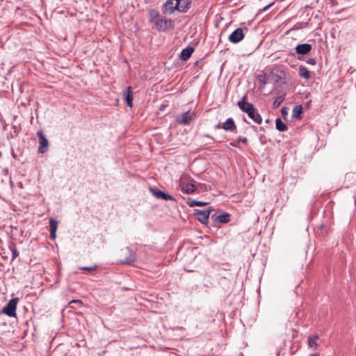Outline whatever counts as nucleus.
<instances>
[{"mask_svg": "<svg viewBox=\"0 0 356 356\" xmlns=\"http://www.w3.org/2000/svg\"><path fill=\"white\" fill-rule=\"evenodd\" d=\"M149 22L153 24L159 31L165 32L174 28V21L162 17L156 10L149 11Z\"/></svg>", "mask_w": 356, "mask_h": 356, "instance_id": "f257e3e1", "label": "nucleus"}, {"mask_svg": "<svg viewBox=\"0 0 356 356\" xmlns=\"http://www.w3.org/2000/svg\"><path fill=\"white\" fill-rule=\"evenodd\" d=\"M245 96L243 97V99L238 102L237 105L240 108V109L248 114V117L252 119L254 122L258 124H261L262 118L261 115L258 113L257 109L254 108V105L251 103H249L245 100Z\"/></svg>", "mask_w": 356, "mask_h": 356, "instance_id": "f03ea898", "label": "nucleus"}, {"mask_svg": "<svg viewBox=\"0 0 356 356\" xmlns=\"http://www.w3.org/2000/svg\"><path fill=\"white\" fill-rule=\"evenodd\" d=\"M175 10L181 13H186L188 11L187 6H181L180 0H167L163 5V13L172 14Z\"/></svg>", "mask_w": 356, "mask_h": 356, "instance_id": "7ed1b4c3", "label": "nucleus"}, {"mask_svg": "<svg viewBox=\"0 0 356 356\" xmlns=\"http://www.w3.org/2000/svg\"><path fill=\"white\" fill-rule=\"evenodd\" d=\"M18 301V298L10 299L6 305L2 309L1 313L7 315L9 317H15L16 308Z\"/></svg>", "mask_w": 356, "mask_h": 356, "instance_id": "20e7f679", "label": "nucleus"}, {"mask_svg": "<svg viewBox=\"0 0 356 356\" xmlns=\"http://www.w3.org/2000/svg\"><path fill=\"white\" fill-rule=\"evenodd\" d=\"M39 138V147L38 152L40 154H44L48 151L49 141L42 130L37 132Z\"/></svg>", "mask_w": 356, "mask_h": 356, "instance_id": "39448f33", "label": "nucleus"}, {"mask_svg": "<svg viewBox=\"0 0 356 356\" xmlns=\"http://www.w3.org/2000/svg\"><path fill=\"white\" fill-rule=\"evenodd\" d=\"M211 209H195L196 219L202 224L207 225L209 222V217Z\"/></svg>", "mask_w": 356, "mask_h": 356, "instance_id": "423d86ee", "label": "nucleus"}, {"mask_svg": "<svg viewBox=\"0 0 356 356\" xmlns=\"http://www.w3.org/2000/svg\"><path fill=\"white\" fill-rule=\"evenodd\" d=\"M193 116L194 113L188 111L177 116L176 120L180 124L188 125L192 121Z\"/></svg>", "mask_w": 356, "mask_h": 356, "instance_id": "0eeeda50", "label": "nucleus"}, {"mask_svg": "<svg viewBox=\"0 0 356 356\" xmlns=\"http://www.w3.org/2000/svg\"><path fill=\"white\" fill-rule=\"evenodd\" d=\"M244 38L243 31L241 28L234 30L229 36V41L236 44L241 41Z\"/></svg>", "mask_w": 356, "mask_h": 356, "instance_id": "6e6552de", "label": "nucleus"}, {"mask_svg": "<svg viewBox=\"0 0 356 356\" xmlns=\"http://www.w3.org/2000/svg\"><path fill=\"white\" fill-rule=\"evenodd\" d=\"M150 192L157 199L164 200H174V197L170 195L165 193L156 188H150Z\"/></svg>", "mask_w": 356, "mask_h": 356, "instance_id": "1a4fd4ad", "label": "nucleus"}, {"mask_svg": "<svg viewBox=\"0 0 356 356\" xmlns=\"http://www.w3.org/2000/svg\"><path fill=\"white\" fill-rule=\"evenodd\" d=\"M126 250L129 254V256L124 259H121L119 261V264L123 265H131L136 261V253L130 248L127 247Z\"/></svg>", "mask_w": 356, "mask_h": 356, "instance_id": "9d476101", "label": "nucleus"}, {"mask_svg": "<svg viewBox=\"0 0 356 356\" xmlns=\"http://www.w3.org/2000/svg\"><path fill=\"white\" fill-rule=\"evenodd\" d=\"M312 49V46L307 43L298 44L295 48L296 53L298 55H307Z\"/></svg>", "mask_w": 356, "mask_h": 356, "instance_id": "9b49d317", "label": "nucleus"}, {"mask_svg": "<svg viewBox=\"0 0 356 356\" xmlns=\"http://www.w3.org/2000/svg\"><path fill=\"white\" fill-rule=\"evenodd\" d=\"M124 99L126 104L129 106H133V91L131 86L127 88L123 93Z\"/></svg>", "mask_w": 356, "mask_h": 356, "instance_id": "f8f14e48", "label": "nucleus"}, {"mask_svg": "<svg viewBox=\"0 0 356 356\" xmlns=\"http://www.w3.org/2000/svg\"><path fill=\"white\" fill-rule=\"evenodd\" d=\"M181 191L186 194H193L197 190L196 186L191 183L181 181L180 184Z\"/></svg>", "mask_w": 356, "mask_h": 356, "instance_id": "ddd939ff", "label": "nucleus"}, {"mask_svg": "<svg viewBox=\"0 0 356 356\" xmlns=\"http://www.w3.org/2000/svg\"><path fill=\"white\" fill-rule=\"evenodd\" d=\"M222 128L226 131H235L236 130V126L234 122V120L229 118L227 119V120L224 122Z\"/></svg>", "mask_w": 356, "mask_h": 356, "instance_id": "4468645a", "label": "nucleus"}, {"mask_svg": "<svg viewBox=\"0 0 356 356\" xmlns=\"http://www.w3.org/2000/svg\"><path fill=\"white\" fill-rule=\"evenodd\" d=\"M57 228H58V221L53 218H50V220H49V232H50V237L52 239H55L56 237Z\"/></svg>", "mask_w": 356, "mask_h": 356, "instance_id": "2eb2a0df", "label": "nucleus"}, {"mask_svg": "<svg viewBox=\"0 0 356 356\" xmlns=\"http://www.w3.org/2000/svg\"><path fill=\"white\" fill-rule=\"evenodd\" d=\"M194 51V48L192 47H188L184 49L180 54V58L182 60H187L192 55Z\"/></svg>", "mask_w": 356, "mask_h": 356, "instance_id": "dca6fc26", "label": "nucleus"}, {"mask_svg": "<svg viewBox=\"0 0 356 356\" xmlns=\"http://www.w3.org/2000/svg\"><path fill=\"white\" fill-rule=\"evenodd\" d=\"M215 220L219 223H227L230 220V214L228 213H223L216 216Z\"/></svg>", "mask_w": 356, "mask_h": 356, "instance_id": "f3484780", "label": "nucleus"}, {"mask_svg": "<svg viewBox=\"0 0 356 356\" xmlns=\"http://www.w3.org/2000/svg\"><path fill=\"white\" fill-rule=\"evenodd\" d=\"M298 74L301 78L309 79L311 76L310 72L307 68L303 65H300L298 67Z\"/></svg>", "mask_w": 356, "mask_h": 356, "instance_id": "a211bd4d", "label": "nucleus"}, {"mask_svg": "<svg viewBox=\"0 0 356 356\" xmlns=\"http://www.w3.org/2000/svg\"><path fill=\"white\" fill-rule=\"evenodd\" d=\"M207 204H208V202L197 201V200H193L190 197L188 198V200H187V204L191 207H196V206L197 207H202V206L207 205Z\"/></svg>", "mask_w": 356, "mask_h": 356, "instance_id": "6ab92c4d", "label": "nucleus"}, {"mask_svg": "<svg viewBox=\"0 0 356 356\" xmlns=\"http://www.w3.org/2000/svg\"><path fill=\"white\" fill-rule=\"evenodd\" d=\"M276 129L280 131H285L288 127L285 123H284L280 118H277L275 120Z\"/></svg>", "mask_w": 356, "mask_h": 356, "instance_id": "aec40b11", "label": "nucleus"}, {"mask_svg": "<svg viewBox=\"0 0 356 356\" xmlns=\"http://www.w3.org/2000/svg\"><path fill=\"white\" fill-rule=\"evenodd\" d=\"M302 113V106H296L293 108V117L297 119L301 118V114Z\"/></svg>", "mask_w": 356, "mask_h": 356, "instance_id": "412c9836", "label": "nucleus"}, {"mask_svg": "<svg viewBox=\"0 0 356 356\" xmlns=\"http://www.w3.org/2000/svg\"><path fill=\"white\" fill-rule=\"evenodd\" d=\"M318 339V335H315L313 337H309L308 338V341H309V346L311 347V348H314V349H316L318 346V344L316 343V340Z\"/></svg>", "mask_w": 356, "mask_h": 356, "instance_id": "4be33fe9", "label": "nucleus"}, {"mask_svg": "<svg viewBox=\"0 0 356 356\" xmlns=\"http://www.w3.org/2000/svg\"><path fill=\"white\" fill-rule=\"evenodd\" d=\"M284 98H285V96L283 95H280L279 97H277L273 102V106L274 108H277L280 106V104L283 102V101L284 100Z\"/></svg>", "mask_w": 356, "mask_h": 356, "instance_id": "5701e85b", "label": "nucleus"}, {"mask_svg": "<svg viewBox=\"0 0 356 356\" xmlns=\"http://www.w3.org/2000/svg\"><path fill=\"white\" fill-rule=\"evenodd\" d=\"M307 26V23L298 22L290 29V31L302 29L305 28Z\"/></svg>", "mask_w": 356, "mask_h": 356, "instance_id": "b1692460", "label": "nucleus"}, {"mask_svg": "<svg viewBox=\"0 0 356 356\" xmlns=\"http://www.w3.org/2000/svg\"><path fill=\"white\" fill-rule=\"evenodd\" d=\"M9 249L12 252V259L14 260L19 256V252L16 249L15 245L13 244L9 246Z\"/></svg>", "mask_w": 356, "mask_h": 356, "instance_id": "393cba45", "label": "nucleus"}, {"mask_svg": "<svg viewBox=\"0 0 356 356\" xmlns=\"http://www.w3.org/2000/svg\"><path fill=\"white\" fill-rule=\"evenodd\" d=\"M99 268V266L97 264H95L92 266L88 267V266H80L79 268L81 270L91 272L93 270H97Z\"/></svg>", "mask_w": 356, "mask_h": 356, "instance_id": "a878e982", "label": "nucleus"}, {"mask_svg": "<svg viewBox=\"0 0 356 356\" xmlns=\"http://www.w3.org/2000/svg\"><path fill=\"white\" fill-rule=\"evenodd\" d=\"M306 63L309 65H314L316 63V60L315 58H309L307 60H306Z\"/></svg>", "mask_w": 356, "mask_h": 356, "instance_id": "bb28decb", "label": "nucleus"}, {"mask_svg": "<svg viewBox=\"0 0 356 356\" xmlns=\"http://www.w3.org/2000/svg\"><path fill=\"white\" fill-rule=\"evenodd\" d=\"M180 3L181 4V6H187L188 10L189 9V0H180Z\"/></svg>", "mask_w": 356, "mask_h": 356, "instance_id": "cd10ccee", "label": "nucleus"}, {"mask_svg": "<svg viewBox=\"0 0 356 356\" xmlns=\"http://www.w3.org/2000/svg\"><path fill=\"white\" fill-rule=\"evenodd\" d=\"M238 143H243V144H246L248 142V139L245 137H239L238 138Z\"/></svg>", "mask_w": 356, "mask_h": 356, "instance_id": "c85d7f7f", "label": "nucleus"}, {"mask_svg": "<svg viewBox=\"0 0 356 356\" xmlns=\"http://www.w3.org/2000/svg\"><path fill=\"white\" fill-rule=\"evenodd\" d=\"M238 140L236 141H233L229 143V145L232 147H238Z\"/></svg>", "mask_w": 356, "mask_h": 356, "instance_id": "c756f323", "label": "nucleus"}, {"mask_svg": "<svg viewBox=\"0 0 356 356\" xmlns=\"http://www.w3.org/2000/svg\"><path fill=\"white\" fill-rule=\"evenodd\" d=\"M72 303L82 304V301L81 300H72L69 302V305H71Z\"/></svg>", "mask_w": 356, "mask_h": 356, "instance_id": "7c9ffc66", "label": "nucleus"}, {"mask_svg": "<svg viewBox=\"0 0 356 356\" xmlns=\"http://www.w3.org/2000/svg\"><path fill=\"white\" fill-rule=\"evenodd\" d=\"M282 114L283 116L287 114L286 108V107H282L281 110Z\"/></svg>", "mask_w": 356, "mask_h": 356, "instance_id": "2f4dec72", "label": "nucleus"}, {"mask_svg": "<svg viewBox=\"0 0 356 356\" xmlns=\"http://www.w3.org/2000/svg\"><path fill=\"white\" fill-rule=\"evenodd\" d=\"M204 136H205V137H207V138H211L212 140H214V138H213L211 136H210V135H209V134H205V135H204Z\"/></svg>", "mask_w": 356, "mask_h": 356, "instance_id": "473e14b6", "label": "nucleus"}, {"mask_svg": "<svg viewBox=\"0 0 356 356\" xmlns=\"http://www.w3.org/2000/svg\"><path fill=\"white\" fill-rule=\"evenodd\" d=\"M215 128L216 129H220V128H222V127L218 124L216 125Z\"/></svg>", "mask_w": 356, "mask_h": 356, "instance_id": "72a5a7b5", "label": "nucleus"}, {"mask_svg": "<svg viewBox=\"0 0 356 356\" xmlns=\"http://www.w3.org/2000/svg\"><path fill=\"white\" fill-rule=\"evenodd\" d=\"M261 82L263 83L264 84L266 83V80H262V81H261Z\"/></svg>", "mask_w": 356, "mask_h": 356, "instance_id": "f704fd0d", "label": "nucleus"}, {"mask_svg": "<svg viewBox=\"0 0 356 356\" xmlns=\"http://www.w3.org/2000/svg\"><path fill=\"white\" fill-rule=\"evenodd\" d=\"M199 63H200V60H197V61L195 63V65H197L199 64Z\"/></svg>", "mask_w": 356, "mask_h": 356, "instance_id": "c9c22d12", "label": "nucleus"}, {"mask_svg": "<svg viewBox=\"0 0 356 356\" xmlns=\"http://www.w3.org/2000/svg\"><path fill=\"white\" fill-rule=\"evenodd\" d=\"M309 356H318V355L314 354V355H311Z\"/></svg>", "mask_w": 356, "mask_h": 356, "instance_id": "e433bc0d", "label": "nucleus"}]
</instances>
